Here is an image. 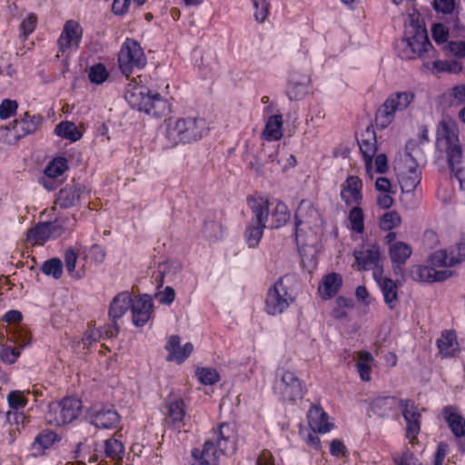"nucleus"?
<instances>
[{"label":"nucleus","instance_id":"obj_1","mask_svg":"<svg viewBox=\"0 0 465 465\" xmlns=\"http://www.w3.org/2000/svg\"><path fill=\"white\" fill-rule=\"evenodd\" d=\"M435 157L439 163H448L452 176L459 182L460 189L465 191V159L454 122L440 123L437 129Z\"/></svg>","mask_w":465,"mask_h":465},{"label":"nucleus","instance_id":"obj_2","mask_svg":"<svg viewBox=\"0 0 465 465\" xmlns=\"http://www.w3.org/2000/svg\"><path fill=\"white\" fill-rule=\"evenodd\" d=\"M237 434L233 425L222 423L213 431L202 450L193 449V465H218L222 454L232 455L236 450Z\"/></svg>","mask_w":465,"mask_h":465},{"label":"nucleus","instance_id":"obj_3","mask_svg":"<svg viewBox=\"0 0 465 465\" xmlns=\"http://www.w3.org/2000/svg\"><path fill=\"white\" fill-rule=\"evenodd\" d=\"M210 132V123L201 116H186L169 120L165 128V138L172 146L195 143Z\"/></svg>","mask_w":465,"mask_h":465},{"label":"nucleus","instance_id":"obj_4","mask_svg":"<svg viewBox=\"0 0 465 465\" xmlns=\"http://www.w3.org/2000/svg\"><path fill=\"white\" fill-rule=\"evenodd\" d=\"M125 100L131 107L155 117H160L169 111L168 101L158 93L150 91L133 79L127 85Z\"/></svg>","mask_w":465,"mask_h":465},{"label":"nucleus","instance_id":"obj_5","mask_svg":"<svg viewBox=\"0 0 465 465\" xmlns=\"http://www.w3.org/2000/svg\"><path fill=\"white\" fill-rule=\"evenodd\" d=\"M397 48L402 59L424 58L433 54L426 29L416 23L406 25L404 37L398 44Z\"/></svg>","mask_w":465,"mask_h":465},{"label":"nucleus","instance_id":"obj_6","mask_svg":"<svg viewBox=\"0 0 465 465\" xmlns=\"http://www.w3.org/2000/svg\"><path fill=\"white\" fill-rule=\"evenodd\" d=\"M424 156L420 147L413 146L406 152L403 159L398 163L399 183L403 193H411L421 181V164Z\"/></svg>","mask_w":465,"mask_h":465},{"label":"nucleus","instance_id":"obj_7","mask_svg":"<svg viewBox=\"0 0 465 465\" xmlns=\"http://www.w3.org/2000/svg\"><path fill=\"white\" fill-rule=\"evenodd\" d=\"M415 94L411 91L396 92L389 95L377 112L376 124L381 128L391 124L396 114L404 112L414 102Z\"/></svg>","mask_w":465,"mask_h":465},{"label":"nucleus","instance_id":"obj_8","mask_svg":"<svg viewBox=\"0 0 465 465\" xmlns=\"http://www.w3.org/2000/svg\"><path fill=\"white\" fill-rule=\"evenodd\" d=\"M74 225V220L68 217L38 223L27 232V242L35 245H43L45 242L54 240L66 231L72 230Z\"/></svg>","mask_w":465,"mask_h":465},{"label":"nucleus","instance_id":"obj_9","mask_svg":"<svg viewBox=\"0 0 465 465\" xmlns=\"http://www.w3.org/2000/svg\"><path fill=\"white\" fill-rule=\"evenodd\" d=\"M252 213V219L245 231V241L250 248L256 247L263 234L265 223L269 217V202L265 198L252 199L249 201Z\"/></svg>","mask_w":465,"mask_h":465},{"label":"nucleus","instance_id":"obj_10","mask_svg":"<svg viewBox=\"0 0 465 465\" xmlns=\"http://www.w3.org/2000/svg\"><path fill=\"white\" fill-rule=\"evenodd\" d=\"M82 407L81 401L73 397L51 402L45 414V420L52 426H63L71 423L79 417Z\"/></svg>","mask_w":465,"mask_h":465},{"label":"nucleus","instance_id":"obj_11","mask_svg":"<svg viewBox=\"0 0 465 465\" xmlns=\"http://www.w3.org/2000/svg\"><path fill=\"white\" fill-rule=\"evenodd\" d=\"M274 393L283 401H295L302 399L304 388L302 381L294 371L278 369L273 384Z\"/></svg>","mask_w":465,"mask_h":465},{"label":"nucleus","instance_id":"obj_12","mask_svg":"<svg viewBox=\"0 0 465 465\" xmlns=\"http://www.w3.org/2000/svg\"><path fill=\"white\" fill-rule=\"evenodd\" d=\"M288 287L287 277H282L268 289L265 298V312L269 315L282 314L293 302L294 297Z\"/></svg>","mask_w":465,"mask_h":465},{"label":"nucleus","instance_id":"obj_13","mask_svg":"<svg viewBox=\"0 0 465 465\" xmlns=\"http://www.w3.org/2000/svg\"><path fill=\"white\" fill-rule=\"evenodd\" d=\"M83 38V27L75 20H67L62 28L56 41L57 57L68 59L79 49Z\"/></svg>","mask_w":465,"mask_h":465},{"label":"nucleus","instance_id":"obj_14","mask_svg":"<svg viewBox=\"0 0 465 465\" xmlns=\"http://www.w3.org/2000/svg\"><path fill=\"white\" fill-rule=\"evenodd\" d=\"M355 258L354 267L359 271H372L374 273L383 272V255L377 243L367 242L355 249L353 252Z\"/></svg>","mask_w":465,"mask_h":465},{"label":"nucleus","instance_id":"obj_15","mask_svg":"<svg viewBox=\"0 0 465 465\" xmlns=\"http://www.w3.org/2000/svg\"><path fill=\"white\" fill-rule=\"evenodd\" d=\"M125 456L124 443L118 438H110L104 441L103 450L92 455L89 465H123Z\"/></svg>","mask_w":465,"mask_h":465},{"label":"nucleus","instance_id":"obj_16","mask_svg":"<svg viewBox=\"0 0 465 465\" xmlns=\"http://www.w3.org/2000/svg\"><path fill=\"white\" fill-rule=\"evenodd\" d=\"M119 67L126 76L134 68H142L146 64V59L140 45L132 39H126L118 54Z\"/></svg>","mask_w":465,"mask_h":465},{"label":"nucleus","instance_id":"obj_17","mask_svg":"<svg viewBox=\"0 0 465 465\" xmlns=\"http://www.w3.org/2000/svg\"><path fill=\"white\" fill-rule=\"evenodd\" d=\"M322 224L319 210L310 201L302 200L295 213L296 235L320 229Z\"/></svg>","mask_w":465,"mask_h":465},{"label":"nucleus","instance_id":"obj_18","mask_svg":"<svg viewBox=\"0 0 465 465\" xmlns=\"http://www.w3.org/2000/svg\"><path fill=\"white\" fill-rule=\"evenodd\" d=\"M399 407L406 421V438L411 445H414L418 442V435L420 431V411L408 400L399 401Z\"/></svg>","mask_w":465,"mask_h":465},{"label":"nucleus","instance_id":"obj_19","mask_svg":"<svg viewBox=\"0 0 465 465\" xmlns=\"http://www.w3.org/2000/svg\"><path fill=\"white\" fill-rule=\"evenodd\" d=\"M465 260V242H460L447 250L434 252L430 257V263L438 267H452Z\"/></svg>","mask_w":465,"mask_h":465},{"label":"nucleus","instance_id":"obj_20","mask_svg":"<svg viewBox=\"0 0 465 465\" xmlns=\"http://www.w3.org/2000/svg\"><path fill=\"white\" fill-rule=\"evenodd\" d=\"M120 419L119 413L113 406H94L89 412L90 423L99 429L115 428Z\"/></svg>","mask_w":465,"mask_h":465},{"label":"nucleus","instance_id":"obj_21","mask_svg":"<svg viewBox=\"0 0 465 465\" xmlns=\"http://www.w3.org/2000/svg\"><path fill=\"white\" fill-rule=\"evenodd\" d=\"M358 144L365 162V169L368 175H373V156L377 153V139L374 130L367 127L358 139Z\"/></svg>","mask_w":465,"mask_h":465},{"label":"nucleus","instance_id":"obj_22","mask_svg":"<svg viewBox=\"0 0 465 465\" xmlns=\"http://www.w3.org/2000/svg\"><path fill=\"white\" fill-rule=\"evenodd\" d=\"M153 302L149 295L132 299L131 313L133 323L136 327L144 326L152 317Z\"/></svg>","mask_w":465,"mask_h":465},{"label":"nucleus","instance_id":"obj_23","mask_svg":"<svg viewBox=\"0 0 465 465\" xmlns=\"http://www.w3.org/2000/svg\"><path fill=\"white\" fill-rule=\"evenodd\" d=\"M310 82L308 74L292 71L288 78L286 95L292 101L303 99L308 94Z\"/></svg>","mask_w":465,"mask_h":465},{"label":"nucleus","instance_id":"obj_24","mask_svg":"<svg viewBox=\"0 0 465 465\" xmlns=\"http://www.w3.org/2000/svg\"><path fill=\"white\" fill-rule=\"evenodd\" d=\"M165 350L168 352L166 357L168 361H174L181 364L192 354L193 345L192 342H186L181 345L179 336L171 335L167 339Z\"/></svg>","mask_w":465,"mask_h":465},{"label":"nucleus","instance_id":"obj_25","mask_svg":"<svg viewBox=\"0 0 465 465\" xmlns=\"http://www.w3.org/2000/svg\"><path fill=\"white\" fill-rule=\"evenodd\" d=\"M435 265H416L411 269V276L415 281L434 282L447 280L452 275L450 270H437Z\"/></svg>","mask_w":465,"mask_h":465},{"label":"nucleus","instance_id":"obj_26","mask_svg":"<svg viewBox=\"0 0 465 465\" xmlns=\"http://www.w3.org/2000/svg\"><path fill=\"white\" fill-rule=\"evenodd\" d=\"M361 189V180L350 175L341 186V197L347 205H360L362 202Z\"/></svg>","mask_w":465,"mask_h":465},{"label":"nucleus","instance_id":"obj_27","mask_svg":"<svg viewBox=\"0 0 465 465\" xmlns=\"http://www.w3.org/2000/svg\"><path fill=\"white\" fill-rule=\"evenodd\" d=\"M373 280L380 287L384 302L391 310H393L398 304V286L396 282L391 278L384 276L383 272L374 273Z\"/></svg>","mask_w":465,"mask_h":465},{"label":"nucleus","instance_id":"obj_28","mask_svg":"<svg viewBox=\"0 0 465 465\" xmlns=\"http://www.w3.org/2000/svg\"><path fill=\"white\" fill-rule=\"evenodd\" d=\"M61 440V436L51 430L39 432L31 444L32 454L35 457L43 456L45 451Z\"/></svg>","mask_w":465,"mask_h":465},{"label":"nucleus","instance_id":"obj_29","mask_svg":"<svg viewBox=\"0 0 465 465\" xmlns=\"http://www.w3.org/2000/svg\"><path fill=\"white\" fill-rule=\"evenodd\" d=\"M309 425L313 432L325 434L330 432L334 425L329 421L328 414L320 407L313 406L308 412Z\"/></svg>","mask_w":465,"mask_h":465},{"label":"nucleus","instance_id":"obj_30","mask_svg":"<svg viewBox=\"0 0 465 465\" xmlns=\"http://www.w3.org/2000/svg\"><path fill=\"white\" fill-rule=\"evenodd\" d=\"M132 299L128 292H120L113 299L108 312L112 322H116L131 309Z\"/></svg>","mask_w":465,"mask_h":465},{"label":"nucleus","instance_id":"obj_31","mask_svg":"<svg viewBox=\"0 0 465 465\" xmlns=\"http://www.w3.org/2000/svg\"><path fill=\"white\" fill-rule=\"evenodd\" d=\"M43 123V117L40 115H30L27 113L20 120L15 122V136L20 139L27 134H34Z\"/></svg>","mask_w":465,"mask_h":465},{"label":"nucleus","instance_id":"obj_32","mask_svg":"<svg viewBox=\"0 0 465 465\" xmlns=\"http://www.w3.org/2000/svg\"><path fill=\"white\" fill-rule=\"evenodd\" d=\"M437 346L442 357L455 356L460 351L455 331L450 330L443 331L437 341Z\"/></svg>","mask_w":465,"mask_h":465},{"label":"nucleus","instance_id":"obj_33","mask_svg":"<svg viewBox=\"0 0 465 465\" xmlns=\"http://www.w3.org/2000/svg\"><path fill=\"white\" fill-rule=\"evenodd\" d=\"M389 255L394 268L405 264L412 253L411 247L404 242H394L389 246Z\"/></svg>","mask_w":465,"mask_h":465},{"label":"nucleus","instance_id":"obj_34","mask_svg":"<svg viewBox=\"0 0 465 465\" xmlns=\"http://www.w3.org/2000/svg\"><path fill=\"white\" fill-rule=\"evenodd\" d=\"M341 283L342 278L340 274L335 272L329 273L322 278L318 287V292L322 299H331L338 292Z\"/></svg>","mask_w":465,"mask_h":465},{"label":"nucleus","instance_id":"obj_35","mask_svg":"<svg viewBox=\"0 0 465 465\" xmlns=\"http://www.w3.org/2000/svg\"><path fill=\"white\" fill-rule=\"evenodd\" d=\"M443 416L451 432L457 438L465 436V419L451 406L443 409Z\"/></svg>","mask_w":465,"mask_h":465},{"label":"nucleus","instance_id":"obj_36","mask_svg":"<svg viewBox=\"0 0 465 465\" xmlns=\"http://www.w3.org/2000/svg\"><path fill=\"white\" fill-rule=\"evenodd\" d=\"M283 120L280 114L271 115L265 121L262 137L267 141H279L282 135Z\"/></svg>","mask_w":465,"mask_h":465},{"label":"nucleus","instance_id":"obj_37","mask_svg":"<svg viewBox=\"0 0 465 465\" xmlns=\"http://www.w3.org/2000/svg\"><path fill=\"white\" fill-rule=\"evenodd\" d=\"M272 209H269L271 214V226L272 228H280L286 224L290 220L291 214L285 203L281 201H273L271 203Z\"/></svg>","mask_w":465,"mask_h":465},{"label":"nucleus","instance_id":"obj_38","mask_svg":"<svg viewBox=\"0 0 465 465\" xmlns=\"http://www.w3.org/2000/svg\"><path fill=\"white\" fill-rule=\"evenodd\" d=\"M80 198V188L76 186H66L60 190L56 204L62 208H70L75 205Z\"/></svg>","mask_w":465,"mask_h":465},{"label":"nucleus","instance_id":"obj_39","mask_svg":"<svg viewBox=\"0 0 465 465\" xmlns=\"http://www.w3.org/2000/svg\"><path fill=\"white\" fill-rule=\"evenodd\" d=\"M395 397H378L371 402V411L379 416H385L389 412L399 406V401Z\"/></svg>","mask_w":465,"mask_h":465},{"label":"nucleus","instance_id":"obj_40","mask_svg":"<svg viewBox=\"0 0 465 465\" xmlns=\"http://www.w3.org/2000/svg\"><path fill=\"white\" fill-rule=\"evenodd\" d=\"M30 391L14 390L6 395V401L10 411H22L28 404L27 395Z\"/></svg>","mask_w":465,"mask_h":465},{"label":"nucleus","instance_id":"obj_41","mask_svg":"<svg viewBox=\"0 0 465 465\" xmlns=\"http://www.w3.org/2000/svg\"><path fill=\"white\" fill-rule=\"evenodd\" d=\"M374 359L372 355L368 351H360L358 353L357 360V371L359 372L360 378L363 381H369L371 380V370Z\"/></svg>","mask_w":465,"mask_h":465},{"label":"nucleus","instance_id":"obj_42","mask_svg":"<svg viewBox=\"0 0 465 465\" xmlns=\"http://www.w3.org/2000/svg\"><path fill=\"white\" fill-rule=\"evenodd\" d=\"M184 416L185 411L182 401L170 403L168 407V416L166 418L167 423H172L174 428L180 429L183 425Z\"/></svg>","mask_w":465,"mask_h":465},{"label":"nucleus","instance_id":"obj_43","mask_svg":"<svg viewBox=\"0 0 465 465\" xmlns=\"http://www.w3.org/2000/svg\"><path fill=\"white\" fill-rule=\"evenodd\" d=\"M55 134L63 138L68 139L72 142H76L81 139L82 134L74 123L62 122L55 127Z\"/></svg>","mask_w":465,"mask_h":465},{"label":"nucleus","instance_id":"obj_44","mask_svg":"<svg viewBox=\"0 0 465 465\" xmlns=\"http://www.w3.org/2000/svg\"><path fill=\"white\" fill-rule=\"evenodd\" d=\"M349 228L357 232L362 233L364 232V215L363 211L359 205L351 208L348 215Z\"/></svg>","mask_w":465,"mask_h":465},{"label":"nucleus","instance_id":"obj_45","mask_svg":"<svg viewBox=\"0 0 465 465\" xmlns=\"http://www.w3.org/2000/svg\"><path fill=\"white\" fill-rule=\"evenodd\" d=\"M41 271L46 276H51L54 279L58 280L63 275V262L58 258L49 259L43 263Z\"/></svg>","mask_w":465,"mask_h":465},{"label":"nucleus","instance_id":"obj_46","mask_svg":"<svg viewBox=\"0 0 465 465\" xmlns=\"http://www.w3.org/2000/svg\"><path fill=\"white\" fill-rule=\"evenodd\" d=\"M67 169V160L64 157L54 158L45 169V175L48 178H56Z\"/></svg>","mask_w":465,"mask_h":465},{"label":"nucleus","instance_id":"obj_47","mask_svg":"<svg viewBox=\"0 0 465 465\" xmlns=\"http://www.w3.org/2000/svg\"><path fill=\"white\" fill-rule=\"evenodd\" d=\"M401 223L400 214L396 211H389L381 216L379 226L382 231H391L398 227Z\"/></svg>","mask_w":465,"mask_h":465},{"label":"nucleus","instance_id":"obj_48","mask_svg":"<svg viewBox=\"0 0 465 465\" xmlns=\"http://www.w3.org/2000/svg\"><path fill=\"white\" fill-rule=\"evenodd\" d=\"M445 96L451 106H458L465 103V84H457L445 93Z\"/></svg>","mask_w":465,"mask_h":465},{"label":"nucleus","instance_id":"obj_49","mask_svg":"<svg viewBox=\"0 0 465 465\" xmlns=\"http://www.w3.org/2000/svg\"><path fill=\"white\" fill-rule=\"evenodd\" d=\"M78 255L73 248H67L64 253V260L68 274L72 278L80 279L82 276L75 270Z\"/></svg>","mask_w":465,"mask_h":465},{"label":"nucleus","instance_id":"obj_50","mask_svg":"<svg viewBox=\"0 0 465 465\" xmlns=\"http://www.w3.org/2000/svg\"><path fill=\"white\" fill-rule=\"evenodd\" d=\"M108 76L109 73L106 67L101 63L95 64L89 68L88 78L93 84H103L107 80Z\"/></svg>","mask_w":465,"mask_h":465},{"label":"nucleus","instance_id":"obj_51","mask_svg":"<svg viewBox=\"0 0 465 465\" xmlns=\"http://www.w3.org/2000/svg\"><path fill=\"white\" fill-rule=\"evenodd\" d=\"M196 376L199 381L204 385H213L219 381V374L212 368H198Z\"/></svg>","mask_w":465,"mask_h":465},{"label":"nucleus","instance_id":"obj_52","mask_svg":"<svg viewBox=\"0 0 465 465\" xmlns=\"http://www.w3.org/2000/svg\"><path fill=\"white\" fill-rule=\"evenodd\" d=\"M19 356V348L4 345L0 350V359L4 363L12 364L16 361Z\"/></svg>","mask_w":465,"mask_h":465},{"label":"nucleus","instance_id":"obj_53","mask_svg":"<svg viewBox=\"0 0 465 465\" xmlns=\"http://www.w3.org/2000/svg\"><path fill=\"white\" fill-rule=\"evenodd\" d=\"M393 460L396 465H422L409 450H405L401 454H394Z\"/></svg>","mask_w":465,"mask_h":465},{"label":"nucleus","instance_id":"obj_54","mask_svg":"<svg viewBox=\"0 0 465 465\" xmlns=\"http://www.w3.org/2000/svg\"><path fill=\"white\" fill-rule=\"evenodd\" d=\"M203 233L207 239L216 240L223 236V229L220 223L209 222L204 224Z\"/></svg>","mask_w":465,"mask_h":465},{"label":"nucleus","instance_id":"obj_55","mask_svg":"<svg viewBox=\"0 0 465 465\" xmlns=\"http://www.w3.org/2000/svg\"><path fill=\"white\" fill-rule=\"evenodd\" d=\"M18 104L16 101L5 99L0 104V118L5 120L16 113Z\"/></svg>","mask_w":465,"mask_h":465},{"label":"nucleus","instance_id":"obj_56","mask_svg":"<svg viewBox=\"0 0 465 465\" xmlns=\"http://www.w3.org/2000/svg\"><path fill=\"white\" fill-rule=\"evenodd\" d=\"M37 24V17L35 14H28L22 21L20 30L25 37L32 34Z\"/></svg>","mask_w":465,"mask_h":465},{"label":"nucleus","instance_id":"obj_57","mask_svg":"<svg viewBox=\"0 0 465 465\" xmlns=\"http://www.w3.org/2000/svg\"><path fill=\"white\" fill-rule=\"evenodd\" d=\"M431 33L434 41L438 44L445 43L449 36V31L442 24L434 25Z\"/></svg>","mask_w":465,"mask_h":465},{"label":"nucleus","instance_id":"obj_58","mask_svg":"<svg viewBox=\"0 0 465 465\" xmlns=\"http://www.w3.org/2000/svg\"><path fill=\"white\" fill-rule=\"evenodd\" d=\"M253 7L255 9V11H254L255 20L259 23H263L269 15L270 3L253 4Z\"/></svg>","mask_w":465,"mask_h":465},{"label":"nucleus","instance_id":"obj_59","mask_svg":"<svg viewBox=\"0 0 465 465\" xmlns=\"http://www.w3.org/2000/svg\"><path fill=\"white\" fill-rule=\"evenodd\" d=\"M6 421L10 424H24L26 415L22 411H8L5 413Z\"/></svg>","mask_w":465,"mask_h":465},{"label":"nucleus","instance_id":"obj_60","mask_svg":"<svg viewBox=\"0 0 465 465\" xmlns=\"http://www.w3.org/2000/svg\"><path fill=\"white\" fill-rule=\"evenodd\" d=\"M448 51L454 56L461 58L465 56V42L452 41L448 44Z\"/></svg>","mask_w":465,"mask_h":465},{"label":"nucleus","instance_id":"obj_61","mask_svg":"<svg viewBox=\"0 0 465 465\" xmlns=\"http://www.w3.org/2000/svg\"><path fill=\"white\" fill-rule=\"evenodd\" d=\"M96 330L99 331L101 334V339H104L115 336L118 333L119 328L117 325V322H113L110 324H105L104 326L96 328Z\"/></svg>","mask_w":465,"mask_h":465},{"label":"nucleus","instance_id":"obj_62","mask_svg":"<svg viewBox=\"0 0 465 465\" xmlns=\"http://www.w3.org/2000/svg\"><path fill=\"white\" fill-rule=\"evenodd\" d=\"M434 8L443 14H450L455 5L454 0H434Z\"/></svg>","mask_w":465,"mask_h":465},{"label":"nucleus","instance_id":"obj_63","mask_svg":"<svg viewBox=\"0 0 465 465\" xmlns=\"http://www.w3.org/2000/svg\"><path fill=\"white\" fill-rule=\"evenodd\" d=\"M101 339V334L96 328L89 327V330L84 334L82 341L84 346H90Z\"/></svg>","mask_w":465,"mask_h":465},{"label":"nucleus","instance_id":"obj_64","mask_svg":"<svg viewBox=\"0 0 465 465\" xmlns=\"http://www.w3.org/2000/svg\"><path fill=\"white\" fill-rule=\"evenodd\" d=\"M175 297L174 291L172 287H165L164 290L159 292L156 296L158 301L163 304H171Z\"/></svg>","mask_w":465,"mask_h":465}]
</instances>
